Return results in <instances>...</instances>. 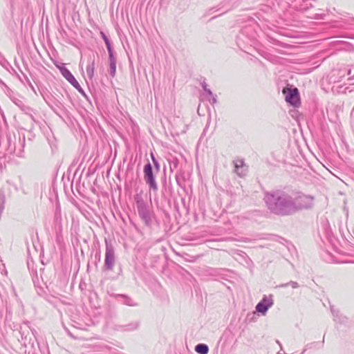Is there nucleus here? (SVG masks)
<instances>
[{"instance_id":"1","label":"nucleus","mask_w":354,"mask_h":354,"mask_svg":"<svg viewBox=\"0 0 354 354\" xmlns=\"http://www.w3.org/2000/svg\"><path fill=\"white\" fill-rule=\"evenodd\" d=\"M282 92L285 95V99L287 102L294 106H297L299 104V95L297 88H284Z\"/></svg>"},{"instance_id":"2","label":"nucleus","mask_w":354,"mask_h":354,"mask_svg":"<svg viewBox=\"0 0 354 354\" xmlns=\"http://www.w3.org/2000/svg\"><path fill=\"white\" fill-rule=\"evenodd\" d=\"M62 75L71 83L76 89L81 91L82 88L73 74L67 68L63 66H57Z\"/></svg>"},{"instance_id":"3","label":"nucleus","mask_w":354,"mask_h":354,"mask_svg":"<svg viewBox=\"0 0 354 354\" xmlns=\"http://www.w3.org/2000/svg\"><path fill=\"white\" fill-rule=\"evenodd\" d=\"M145 179L152 188H156L155 180L153 176L152 167L150 163L146 165L144 167Z\"/></svg>"},{"instance_id":"4","label":"nucleus","mask_w":354,"mask_h":354,"mask_svg":"<svg viewBox=\"0 0 354 354\" xmlns=\"http://www.w3.org/2000/svg\"><path fill=\"white\" fill-rule=\"evenodd\" d=\"M114 252L111 249H107L105 254V263L109 268H111L114 263Z\"/></svg>"},{"instance_id":"5","label":"nucleus","mask_w":354,"mask_h":354,"mask_svg":"<svg viewBox=\"0 0 354 354\" xmlns=\"http://www.w3.org/2000/svg\"><path fill=\"white\" fill-rule=\"evenodd\" d=\"M266 300H263V301L259 303L256 306V309L258 312L265 314V313L268 310L270 305L266 304Z\"/></svg>"},{"instance_id":"6","label":"nucleus","mask_w":354,"mask_h":354,"mask_svg":"<svg viewBox=\"0 0 354 354\" xmlns=\"http://www.w3.org/2000/svg\"><path fill=\"white\" fill-rule=\"evenodd\" d=\"M110 58V73L112 76L115 75L116 72V62L113 56V53L109 55Z\"/></svg>"},{"instance_id":"7","label":"nucleus","mask_w":354,"mask_h":354,"mask_svg":"<svg viewBox=\"0 0 354 354\" xmlns=\"http://www.w3.org/2000/svg\"><path fill=\"white\" fill-rule=\"evenodd\" d=\"M195 351L200 354H207L208 353L209 349L207 345L201 344H198L196 346Z\"/></svg>"},{"instance_id":"8","label":"nucleus","mask_w":354,"mask_h":354,"mask_svg":"<svg viewBox=\"0 0 354 354\" xmlns=\"http://www.w3.org/2000/svg\"><path fill=\"white\" fill-rule=\"evenodd\" d=\"M101 36H102V39H104V42L106 44L107 50L109 51V54L110 55L111 53H112V49L111 48L110 42H109L108 38L106 37V36L105 35V34L104 32H101Z\"/></svg>"},{"instance_id":"9","label":"nucleus","mask_w":354,"mask_h":354,"mask_svg":"<svg viewBox=\"0 0 354 354\" xmlns=\"http://www.w3.org/2000/svg\"><path fill=\"white\" fill-rule=\"evenodd\" d=\"M87 73L91 77H92L93 76V68L92 67L90 71L87 68Z\"/></svg>"}]
</instances>
